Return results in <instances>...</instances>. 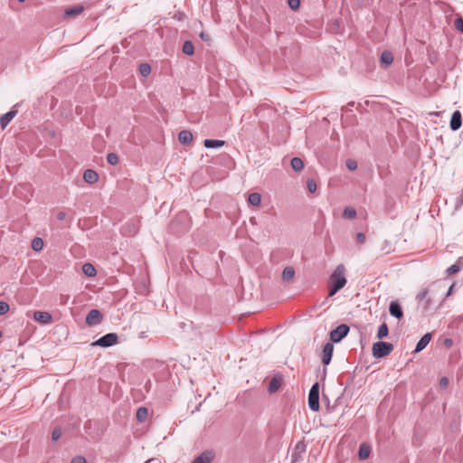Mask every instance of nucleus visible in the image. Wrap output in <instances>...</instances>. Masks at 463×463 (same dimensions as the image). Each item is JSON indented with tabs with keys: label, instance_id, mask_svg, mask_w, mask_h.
I'll return each mask as SVG.
<instances>
[{
	"label": "nucleus",
	"instance_id": "a19ab883",
	"mask_svg": "<svg viewBox=\"0 0 463 463\" xmlns=\"http://www.w3.org/2000/svg\"><path fill=\"white\" fill-rule=\"evenodd\" d=\"M71 463H87V461L84 457L77 456L71 459Z\"/></svg>",
	"mask_w": 463,
	"mask_h": 463
},
{
	"label": "nucleus",
	"instance_id": "f3484780",
	"mask_svg": "<svg viewBox=\"0 0 463 463\" xmlns=\"http://www.w3.org/2000/svg\"><path fill=\"white\" fill-rule=\"evenodd\" d=\"M461 269H463V259L459 258L456 263L451 265L446 269V273L448 275H453L458 273Z\"/></svg>",
	"mask_w": 463,
	"mask_h": 463
},
{
	"label": "nucleus",
	"instance_id": "f704fd0d",
	"mask_svg": "<svg viewBox=\"0 0 463 463\" xmlns=\"http://www.w3.org/2000/svg\"><path fill=\"white\" fill-rule=\"evenodd\" d=\"M107 161L109 164L115 165L118 162V157L115 153H109L107 156Z\"/></svg>",
	"mask_w": 463,
	"mask_h": 463
},
{
	"label": "nucleus",
	"instance_id": "a211bd4d",
	"mask_svg": "<svg viewBox=\"0 0 463 463\" xmlns=\"http://www.w3.org/2000/svg\"><path fill=\"white\" fill-rule=\"evenodd\" d=\"M84 8L81 5H76L72 7L65 9L64 14L66 16H77L83 12Z\"/></svg>",
	"mask_w": 463,
	"mask_h": 463
},
{
	"label": "nucleus",
	"instance_id": "cd10ccee",
	"mask_svg": "<svg viewBox=\"0 0 463 463\" xmlns=\"http://www.w3.org/2000/svg\"><path fill=\"white\" fill-rule=\"evenodd\" d=\"M147 409L145 408V407H140L137 409V414H136V417H137V420L140 422L144 421L146 420V418L147 417Z\"/></svg>",
	"mask_w": 463,
	"mask_h": 463
},
{
	"label": "nucleus",
	"instance_id": "c9c22d12",
	"mask_svg": "<svg viewBox=\"0 0 463 463\" xmlns=\"http://www.w3.org/2000/svg\"><path fill=\"white\" fill-rule=\"evenodd\" d=\"M454 27L458 31L463 33V18L462 17H458V18L455 19V21H454Z\"/></svg>",
	"mask_w": 463,
	"mask_h": 463
},
{
	"label": "nucleus",
	"instance_id": "de8ad7c7",
	"mask_svg": "<svg viewBox=\"0 0 463 463\" xmlns=\"http://www.w3.org/2000/svg\"><path fill=\"white\" fill-rule=\"evenodd\" d=\"M200 37H201V39H203V41H207V40H209L208 36H207L206 34H204L203 33H202L200 34Z\"/></svg>",
	"mask_w": 463,
	"mask_h": 463
},
{
	"label": "nucleus",
	"instance_id": "393cba45",
	"mask_svg": "<svg viewBox=\"0 0 463 463\" xmlns=\"http://www.w3.org/2000/svg\"><path fill=\"white\" fill-rule=\"evenodd\" d=\"M291 167L297 171L299 172L304 167L303 160L299 157H293L290 161Z\"/></svg>",
	"mask_w": 463,
	"mask_h": 463
},
{
	"label": "nucleus",
	"instance_id": "09e8293b",
	"mask_svg": "<svg viewBox=\"0 0 463 463\" xmlns=\"http://www.w3.org/2000/svg\"><path fill=\"white\" fill-rule=\"evenodd\" d=\"M156 462H157V459L150 458V459L146 460L145 463H156Z\"/></svg>",
	"mask_w": 463,
	"mask_h": 463
},
{
	"label": "nucleus",
	"instance_id": "f03ea898",
	"mask_svg": "<svg viewBox=\"0 0 463 463\" xmlns=\"http://www.w3.org/2000/svg\"><path fill=\"white\" fill-rule=\"evenodd\" d=\"M393 350V345L387 342L379 341L373 345L372 352L375 358L387 356Z\"/></svg>",
	"mask_w": 463,
	"mask_h": 463
},
{
	"label": "nucleus",
	"instance_id": "1a4fd4ad",
	"mask_svg": "<svg viewBox=\"0 0 463 463\" xmlns=\"http://www.w3.org/2000/svg\"><path fill=\"white\" fill-rule=\"evenodd\" d=\"M428 295H429V291L427 288H423L422 290H420L419 292V294L417 295L416 297V299L418 300L419 303L422 302L425 300V303L424 305L422 306V308L423 310L427 311L430 309V305L432 303L431 301V298H428Z\"/></svg>",
	"mask_w": 463,
	"mask_h": 463
},
{
	"label": "nucleus",
	"instance_id": "4468645a",
	"mask_svg": "<svg viewBox=\"0 0 463 463\" xmlns=\"http://www.w3.org/2000/svg\"><path fill=\"white\" fill-rule=\"evenodd\" d=\"M431 340V334L427 333L425 334L417 343L414 352L419 353L422 351L430 342Z\"/></svg>",
	"mask_w": 463,
	"mask_h": 463
},
{
	"label": "nucleus",
	"instance_id": "e433bc0d",
	"mask_svg": "<svg viewBox=\"0 0 463 463\" xmlns=\"http://www.w3.org/2000/svg\"><path fill=\"white\" fill-rule=\"evenodd\" d=\"M9 311V305L5 301H0V316L6 314Z\"/></svg>",
	"mask_w": 463,
	"mask_h": 463
},
{
	"label": "nucleus",
	"instance_id": "4be33fe9",
	"mask_svg": "<svg viewBox=\"0 0 463 463\" xmlns=\"http://www.w3.org/2000/svg\"><path fill=\"white\" fill-rule=\"evenodd\" d=\"M381 61L385 66H389L393 61V56L391 52L384 51L381 55Z\"/></svg>",
	"mask_w": 463,
	"mask_h": 463
},
{
	"label": "nucleus",
	"instance_id": "6ab92c4d",
	"mask_svg": "<svg viewBox=\"0 0 463 463\" xmlns=\"http://www.w3.org/2000/svg\"><path fill=\"white\" fill-rule=\"evenodd\" d=\"M225 145V141L218 139H204L203 146L206 148H216Z\"/></svg>",
	"mask_w": 463,
	"mask_h": 463
},
{
	"label": "nucleus",
	"instance_id": "a878e982",
	"mask_svg": "<svg viewBox=\"0 0 463 463\" xmlns=\"http://www.w3.org/2000/svg\"><path fill=\"white\" fill-rule=\"evenodd\" d=\"M248 202L253 206H259L261 202V196L258 193H252L249 195Z\"/></svg>",
	"mask_w": 463,
	"mask_h": 463
},
{
	"label": "nucleus",
	"instance_id": "4c0bfd02",
	"mask_svg": "<svg viewBox=\"0 0 463 463\" xmlns=\"http://www.w3.org/2000/svg\"><path fill=\"white\" fill-rule=\"evenodd\" d=\"M288 4L292 10L296 11L299 8L300 0H288Z\"/></svg>",
	"mask_w": 463,
	"mask_h": 463
},
{
	"label": "nucleus",
	"instance_id": "2f4dec72",
	"mask_svg": "<svg viewBox=\"0 0 463 463\" xmlns=\"http://www.w3.org/2000/svg\"><path fill=\"white\" fill-rule=\"evenodd\" d=\"M139 72L142 76L147 77L151 73V66L148 63H141Z\"/></svg>",
	"mask_w": 463,
	"mask_h": 463
},
{
	"label": "nucleus",
	"instance_id": "c85d7f7f",
	"mask_svg": "<svg viewBox=\"0 0 463 463\" xmlns=\"http://www.w3.org/2000/svg\"><path fill=\"white\" fill-rule=\"evenodd\" d=\"M183 52L185 53L186 55H193L194 52V47L193 45V43L190 42V41H186L184 42V43L183 44V49H182Z\"/></svg>",
	"mask_w": 463,
	"mask_h": 463
},
{
	"label": "nucleus",
	"instance_id": "2eb2a0df",
	"mask_svg": "<svg viewBox=\"0 0 463 463\" xmlns=\"http://www.w3.org/2000/svg\"><path fill=\"white\" fill-rule=\"evenodd\" d=\"M178 140L183 145H189L193 141V134L189 130H182L178 134Z\"/></svg>",
	"mask_w": 463,
	"mask_h": 463
},
{
	"label": "nucleus",
	"instance_id": "7c9ffc66",
	"mask_svg": "<svg viewBox=\"0 0 463 463\" xmlns=\"http://www.w3.org/2000/svg\"><path fill=\"white\" fill-rule=\"evenodd\" d=\"M356 216V211L353 207H345L343 212V217L345 219H354Z\"/></svg>",
	"mask_w": 463,
	"mask_h": 463
},
{
	"label": "nucleus",
	"instance_id": "58836bf2",
	"mask_svg": "<svg viewBox=\"0 0 463 463\" xmlns=\"http://www.w3.org/2000/svg\"><path fill=\"white\" fill-rule=\"evenodd\" d=\"M346 166L349 170H355L357 168V164L354 160H347Z\"/></svg>",
	"mask_w": 463,
	"mask_h": 463
},
{
	"label": "nucleus",
	"instance_id": "c756f323",
	"mask_svg": "<svg viewBox=\"0 0 463 463\" xmlns=\"http://www.w3.org/2000/svg\"><path fill=\"white\" fill-rule=\"evenodd\" d=\"M388 333H389L388 326L385 323H383L378 328L377 337L379 339H383L388 335Z\"/></svg>",
	"mask_w": 463,
	"mask_h": 463
},
{
	"label": "nucleus",
	"instance_id": "5701e85b",
	"mask_svg": "<svg viewBox=\"0 0 463 463\" xmlns=\"http://www.w3.org/2000/svg\"><path fill=\"white\" fill-rule=\"evenodd\" d=\"M82 271L87 277H94L97 274L95 267L90 263H85L82 266Z\"/></svg>",
	"mask_w": 463,
	"mask_h": 463
},
{
	"label": "nucleus",
	"instance_id": "bb28decb",
	"mask_svg": "<svg viewBox=\"0 0 463 463\" xmlns=\"http://www.w3.org/2000/svg\"><path fill=\"white\" fill-rule=\"evenodd\" d=\"M43 248V239L39 238V237H35L33 241H32V249L35 251H40L42 250Z\"/></svg>",
	"mask_w": 463,
	"mask_h": 463
},
{
	"label": "nucleus",
	"instance_id": "6e6552de",
	"mask_svg": "<svg viewBox=\"0 0 463 463\" xmlns=\"http://www.w3.org/2000/svg\"><path fill=\"white\" fill-rule=\"evenodd\" d=\"M33 318L35 321L43 325H48L52 320V315L46 311H35L33 313Z\"/></svg>",
	"mask_w": 463,
	"mask_h": 463
},
{
	"label": "nucleus",
	"instance_id": "473e14b6",
	"mask_svg": "<svg viewBox=\"0 0 463 463\" xmlns=\"http://www.w3.org/2000/svg\"><path fill=\"white\" fill-rule=\"evenodd\" d=\"M317 182L313 178H309L307 181V188L309 193L313 194L317 191Z\"/></svg>",
	"mask_w": 463,
	"mask_h": 463
},
{
	"label": "nucleus",
	"instance_id": "f8f14e48",
	"mask_svg": "<svg viewBox=\"0 0 463 463\" xmlns=\"http://www.w3.org/2000/svg\"><path fill=\"white\" fill-rule=\"evenodd\" d=\"M390 314L395 318H402L403 317L402 308L398 301H392L389 306Z\"/></svg>",
	"mask_w": 463,
	"mask_h": 463
},
{
	"label": "nucleus",
	"instance_id": "8fccbe9b",
	"mask_svg": "<svg viewBox=\"0 0 463 463\" xmlns=\"http://www.w3.org/2000/svg\"><path fill=\"white\" fill-rule=\"evenodd\" d=\"M19 3H24L25 0H18Z\"/></svg>",
	"mask_w": 463,
	"mask_h": 463
},
{
	"label": "nucleus",
	"instance_id": "0eeeda50",
	"mask_svg": "<svg viewBox=\"0 0 463 463\" xmlns=\"http://www.w3.org/2000/svg\"><path fill=\"white\" fill-rule=\"evenodd\" d=\"M334 353V344L332 342H327L323 348L322 354V363L325 365H328L332 360Z\"/></svg>",
	"mask_w": 463,
	"mask_h": 463
},
{
	"label": "nucleus",
	"instance_id": "7ed1b4c3",
	"mask_svg": "<svg viewBox=\"0 0 463 463\" xmlns=\"http://www.w3.org/2000/svg\"><path fill=\"white\" fill-rule=\"evenodd\" d=\"M308 407L313 411H319V383L317 382L315 383L309 390Z\"/></svg>",
	"mask_w": 463,
	"mask_h": 463
},
{
	"label": "nucleus",
	"instance_id": "9b49d317",
	"mask_svg": "<svg viewBox=\"0 0 463 463\" xmlns=\"http://www.w3.org/2000/svg\"><path fill=\"white\" fill-rule=\"evenodd\" d=\"M462 125V116L458 110L454 111L451 116L449 127L451 130L456 131L460 128Z\"/></svg>",
	"mask_w": 463,
	"mask_h": 463
},
{
	"label": "nucleus",
	"instance_id": "37998d69",
	"mask_svg": "<svg viewBox=\"0 0 463 463\" xmlns=\"http://www.w3.org/2000/svg\"><path fill=\"white\" fill-rule=\"evenodd\" d=\"M356 240L359 243H364L365 241V235L362 232H358L356 234Z\"/></svg>",
	"mask_w": 463,
	"mask_h": 463
},
{
	"label": "nucleus",
	"instance_id": "412c9836",
	"mask_svg": "<svg viewBox=\"0 0 463 463\" xmlns=\"http://www.w3.org/2000/svg\"><path fill=\"white\" fill-rule=\"evenodd\" d=\"M281 384V378L273 377L269 383L268 390L270 393H274L279 390Z\"/></svg>",
	"mask_w": 463,
	"mask_h": 463
},
{
	"label": "nucleus",
	"instance_id": "f257e3e1",
	"mask_svg": "<svg viewBox=\"0 0 463 463\" xmlns=\"http://www.w3.org/2000/svg\"><path fill=\"white\" fill-rule=\"evenodd\" d=\"M345 272V266L343 264L338 265L329 278V284H332L340 289L344 288L346 284Z\"/></svg>",
	"mask_w": 463,
	"mask_h": 463
},
{
	"label": "nucleus",
	"instance_id": "9d476101",
	"mask_svg": "<svg viewBox=\"0 0 463 463\" xmlns=\"http://www.w3.org/2000/svg\"><path fill=\"white\" fill-rule=\"evenodd\" d=\"M214 458V453L212 450H205L196 457L192 463H211Z\"/></svg>",
	"mask_w": 463,
	"mask_h": 463
},
{
	"label": "nucleus",
	"instance_id": "aec40b11",
	"mask_svg": "<svg viewBox=\"0 0 463 463\" xmlns=\"http://www.w3.org/2000/svg\"><path fill=\"white\" fill-rule=\"evenodd\" d=\"M370 453H371V448L364 443L361 444V446L359 448V453H358L359 458L361 460H364L370 456Z\"/></svg>",
	"mask_w": 463,
	"mask_h": 463
},
{
	"label": "nucleus",
	"instance_id": "a18cd8bd",
	"mask_svg": "<svg viewBox=\"0 0 463 463\" xmlns=\"http://www.w3.org/2000/svg\"><path fill=\"white\" fill-rule=\"evenodd\" d=\"M444 345L447 346V347H450L452 345H453V341L452 339L450 338H446L445 341H444Z\"/></svg>",
	"mask_w": 463,
	"mask_h": 463
},
{
	"label": "nucleus",
	"instance_id": "20e7f679",
	"mask_svg": "<svg viewBox=\"0 0 463 463\" xmlns=\"http://www.w3.org/2000/svg\"><path fill=\"white\" fill-rule=\"evenodd\" d=\"M118 343L116 333H108L91 344L92 346L109 347Z\"/></svg>",
	"mask_w": 463,
	"mask_h": 463
},
{
	"label": "nucleus",
	"instance_id": "ddd939ff",
	"mask_svg": "<svg viewBox=\"0 0 463 463\" xmlns=\"http://www.w3.org/2000/svg\"><path fill=\"white\" fill-rule=\"evenodd\" d=\"M16 114H17V110L12 109V110L8 111L7 113L4 114L0 118V124H1L2 129H5L7 127V125L16 116Z\"/></svg>",
	"mask_w": 463,
	"mask_h": 463
},
{
	"label": "nucleus",
	"instance_id": "423d86ee",
	"mask_svg": "<svg viewBox=\"0 0 463 463\" xmlns=\"http://www.w3.org/2000/svg\"><path fill=\"white\" fill-rule=\"evenodd\" d=\"M102 321V315L98 309H91L86 317V324L90 326L99 325Z\"/></svg>",
	"mask_w": 463,
	"mask_h": 463
},
{
	"label": "nucleus",
	"instance_id": "c03bdc74",
	"mask_svg": "<svg viewBox=\"0 0 463 463\" xmlns=\"http://www.w3.org/2000/svg\"><path fill=\"white\" fill-rule=\"evenodd\" d=\"M56 217H57V219H58L59 221H62V220H64V219H65V217H66V213H65L64 212H59V213H57Z\"/></svg>",
	"mask_w": 463,
	"mask_h": 463
},
{
	"label": "nucleus",
	"instance_id": "49530a36",
	"mask_svg": "<svg viewBox=\"0 0 463 463\" xmlns=\"http://www.w3.org/2000/svg\"><path fill=\"white\" fill-rule=\"evenodd\" d=\"M453 288H454V284H452V285L449 288V289H448V291H447V294H446V297H449V296H450V295L452 294V292H453Z\"/></svg>",
	"mask_w": 463,
	"mask_h": 463
},
{
	"label": "nucleus",
	"instance_id": "b1692460",
	"mask_svg": "<svg viewBox=\"0 0 463 463\" xmlns=\"http://www.w3.org/2000/svg\"><path fill=\"white\" fill-rule=\"evenodd\" d=\"M295 276V269L288 266V267H286L283 271H282V279L285 280V281H290Z\"/></svg>",
	"mask_w": 463,
	"mask_h": 463
},
{
	"label": "nucleus",
	"instance_id": "39448f33",
	"mask_svg": "<svg viewBox=\"0 0 463 463\" xmlns=\"http://www.w3.org/2000/svg\"><path fill=\"white\" fill-rule=\"evenodd\" d=\"M350 331V328L347 325L342 324L338 326L336 328L330 332V340L332 343H339L343 338H345Z\"/></svg>",
	"mask_w": 463,
	"mask_h": 463
},
{
	"label": "nucleus",
	"instance_id": "79ce46f5",
	"mask_svg": "<svg viewBox=\"0 0 463 463\" xmlns=\"http://www.w3.org/2000/svg\"><path fill=\"white\" fill-rule=\"evenodd\" d=\"M449 385V379L447 377H442L440 380H439V386L440 388H447Z\"/></svg>",
	"mask_w": 463,
	"mask_h": 463
},
{
	"label": "nucleus",
	"instance_id": "ea45409f",
	"mask_svg": "<svg viewBox=\"0 0 463 463\" xmlns=\"http://www.w3.org/2000/svg\"><path fill=\"white\" fill-rule=\"evenodd\" d=\"M340 290V288H338L337 287L332 285V284H329V297H332L334 296L335 294H336V292H338Z\"/></svg>",
	"mask_w": 463,
	"mask_h": 463
},
{
	"label": "nucleus",
	"instance_id": "dca6fc26",
	"mask_svg": "<svg viewBox=\"0 0 463 463\" xmlns=\"http://www.w3.org/2000/svg\"><path fill=\"white\" fill-rule=\"evenodd\" d=\"M98 174L92 169H87L83 173V179L88 184H94L98 181Z\"/></svg>",
	"mask_w": 463,
	"mask_h": 463
},
{
	"label": "nucleus",
	"instance_id": "72a5a7b5",
	"mask_svg": "<svg viewBox=\"0 0 463 463\" xmlns=\"http://www.w3.org/2000/svg\"><path fill=\"white\" fill-rule=\"evenodd\" d=\"M62 435V430L61 427H55L52 433V439L53 441H57Z\"/></svg>",
	"mask_w": 463,
	"mask_h": 463
}]
</instances>
